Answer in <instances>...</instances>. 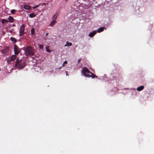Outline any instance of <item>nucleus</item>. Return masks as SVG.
<instances>
[{"label": "nucleus", "instance_id": "nucleus-1", "mask_svg": "<svg viewBox=\"0 0 154 154\" xmlns=\"http://www.w3.org/2000/svg\"><path fill=\"white\" fill-rule=\"evenodd\" d=\"M82 74L85 77L94 78H97L94 74L90 72L87 67H84L81 71Z\"/></svg>", "mask_w": 154, "mask_h": 154}, {"label": "nucleus", "instance_id": "nucleus-2", "mask_svg": "<svg viewBox=\"0 0 154 154\" xmlns=\"http://www.w3.org/2000/svg\"><path fill=\"white\" fill-rule=\"evenodd\" d=\"M26 64V62L21 59L19 60L17 59L15 66L16 67L21 69L23 68L25 66Z\"/></svg>", "mask_w": 154, "mask_h": 154}, {"label": "nucleus", "instance_id": "nucleus-3", "mask_svg": "<svg viewBox=\"0 0 154 154\" xmlns=\"http://www.w3.org/2000/svg\"><path fill=\"white\" fill-rule=\"evenodd\" d=\"M25 55L27 56H31L33 55V50L30 46L26 47L24 50Z\"/></svg>", "mask_w": 154, "mask_h": 154}, {"label": "nucleus", "instance_id": "nucleus-4", "mask_svg": "<svg viewBox=\"0 0 154 154\" xmlns=\"http://www.w3.org/2000/svg\"><path fill=\"white\" fill-rule=\"evenodd\" d=\"M25 28V26L24 24H22L21 26L20 27L19 34L20 36H21L23 34Z\"/></svg>", "mask_w": 154, "mask_h": 154}, {"label": "nucleus", "instance_id": "nucleus-5", "mask_svg": "<svg viewBox=\"0 0 154 154\" xmlns=\"http://www.w3.org/2000/svg\"><path fill=\"white\" fill-rule=\"evenodd\" d=\"M16 55H17L15 54L12 55L11 57L8 59L7 60L8 63H9L11 61H13L15 60L17 57Z\"/></svg>", "mask_w": 154, "mask_h": 154}, {"label": "nucleus", "instance_id": "nucleus-6", "mask_svg": "<svg viewBox=\"0 0 154 154\" xmlns=\"http://www.w3.org/2000/svg\"><path fill=\"white\" fill-rule=\"evenodd\" d=\"M14 54L16 55H17L20 53V52L18 47L16 45H15L14 46Z\"/></svg>", "mask_w": 154, "mask_h": 154}, {"label": "nucleus", "instance_id": "nucleus-7", "mask_svg": "<svg viewBox=\"0 0 154 154\" xmlns=\"http://www.w3.org/2000/svg\"><path fill=\"white\" fill-rule=\"evenodd\" d=\"M9 51L8 48L7 47H5L3 49L1 50L2 53L3 54H7Z\"/></svg>", "mask_w": 154, "mask_h": 154}, {"label": "nucleus", "instance_id": "nucleus-8", "mask_svg": "<svg viewBox=\"0 0 154 154\" xmlns=\"http://www.w3.org/2000/svg\"><path fill=\"white\" fill-rule=\"evenodd\" d=\"M56 22L57 21L55 20H53L50 23L49 26L51 27H53Z\"/></svg>", "mask_w": 154, "mask_h": 154}, {"label": "nucleus", "instance_id": "nucleus-9", "mask_svg": "<svg viewBox=\"0 0 154 154\" xmlns=\"http://www.w3.org/2000/svg\"><path fill=\"white\" fill-rule=\"evenodd\" d=\"M144 88V86L142 85L137 88V90L138 91H140L143 90Z\"/></svg>", "mask_w": 154, "mask_h": 154}, {"label": "nucleus", "instance_id": "nucleus-10", "mask_svg": "<svg viewBox=\"0 0 154 154\" xmlns=\"http://www.w3.org/2000/svg\"><path fill=\"white\" fill-rule=\"evenodd\" d=\"M23 8L25 9L29 10L31 8V7L29 5H25L23 6Z\"/></svg>", "mask_w": 154, "mask_h": 154}, {"label": "nucleus", "instance_id": "nucleus-11", "mask_svg": "<svg viewBox=\"0 0 154 154\" xmlns=\"http://www.w3.org/2000/svg\"><path fill=\"white\" fill-rule=\"evenodd\" d=\"M8 20L9 22L13 23L14 21V18L11 16H10L8 18Z\"/></svg>", "mask_w": 154, "mask_h": 154}, {"label": "nucleus", "instance_id": "nucleus-12", "mask_svg": "<svg viewBox=\"0 0 154 154\" xmlns=\"http://www.w3.org/2000/svg\"><path fill=\"white\" fill-rule=\"evenodd\" d=\"M72 44L71 42H66V44L64 45L65 47H69L72 45Z\"/></svg>", "mask_w": 154, "mask_h": 154}, {"label": "nucleus", "instance_id": "nucleus-13", "mask_svg": "<svg viewBox=\"0 0 154 154\" xmlns=\"http://www.w3.org/2000/svg\"><path fill=\"white\" fill-rule=\"evenodd\" d=\"M11 40L14 43H15L17 42L16 39L13 37H11L10 38Z\"/></svg>", "mask_w": 154, "mask_h": 154}, {"label": "nucleus", "instance_id": "nucleus-14", "mask_svg": "<svg viewBox=\"0 0 154 154\" xmlns=\"http://www.w3.org/2000/svg\"><path fill=\"white\" fill-rule=\"evenodd\" d=\"M8 22V20H5V19H3L2 20L1 23H7Z\"/></svg>", "mask_w": 154, "mask_h": 154}, {"label": "nucleus", "instance_id": "nucleus-15", "mask_svg": "<svg viewBox=\"0 0 154 154\" xmlns=\"http://www.w3.org/2000/svg\"><path fill=\"white\" fill-rule=\"evenodd\" d=\"M103 29L104 28L100 27L98 29V30H97V31L99 32H100L103 31Z\"/></svg>", "mask_w": 154, "mask_h": 154}, {"label": "nucleus", "instance_id": "nucleus-16", "mask_svg": "<svg viewBox=\"0 0 154 154\" xmlns=\"http://www.w3.org/2000/svg\"><path fill=\"white\" fill-rule=\"evenodd\" d=\"M30 18H33L36 16V15L34 13H31L29 15Z\"/></svg>", "mask_w": 154, "mask_h": 154}, {"label": "nucleus", "instance_id": "nucleus-17", "mask_svg": "<svg viewBox=\"0 0 154 154\" xmlns=\"http://www.w3.org/2000/svg\"><path fill=\"white\" fill-rule=\"evenodd\" d=\"M57 17V14H54L52 17V19L53 20H55Z\"/></svg>", "mask_w": 154, "mask_h": 154}, {"label": "nucleus", "instance_id": "nucleus-18", "mask_svg": "<svg viewBox=\"0 0 154 154\" xmlns=\"http://www.w3.org/2000/svg\"><path fill=\"white\" fill-rule=\"evenodd\" d=\"M45 49H46V50L48 52L50 53L51 52V51L48 48V46L46 47L45 48Z\"/></svg>", "mask_w": 154, "mask_h": 154}, {"label": "nucleus", "instance_id": "nucleus-19", "mask_svg": "<svg viewBox=\"0 0 154 154\" xmlns=\"http://www.w3.org/2000/svg\"><path fill=\"white\" fill-rule=\"evenodd\" d=\"M35 29L33 28H32L31 30V33L33 35L34 33Z\"/></svg>", "mask_w": 154, "mask_h": 154}, {"label": "nucleus", "instance_id": "nucleus-20", "mask_svg": "<svg viewBox=\"0 0 154 154\" xmlns=\"http://www.w3.org/2000/svg\"><path fill=\"white\" fill-rule=\"evenodd\" d=\"M41 68L39 67H37L36 66L35 68V69L36 71H38V70L40 69Z\"/></svg>", "mask_w": 154, "mask_h": 154}, {"label": "nucleus", "instance_id": "nucleus-21", "mask_svg": "<svg viewBox=\"0 0 154 154\" xmlns=\"http://www.w3.org/2000/svg\"><path fill=\"white\" fill-rule=\"evenodd\" d=\"M94 35V34L92 33V32L90 33L89 35V36L91 37H93Z\"/></svg>", "mask_w": 154, "mask_h": 154}, {"label": "nucleus", "instance_id": "nucleus-22", "mask_svg": "<svg viewBox=\"0 0 154 154\" xmlns=\"http://www.w3.org/2000/svg\"><path fill=\"white\" fill-rule=\"evenodd\" d=\"M15 10H14V9H12V10H11V13H12V14H15Z\"/></svg>", "mask_w": 154, "mask_h": 154}, {"label": "nucleus", "instance_id": "nucleus-23", "mask_svg": "<svg viewBox=\"0 0 154 154\" xmlns=\"http://www.w3.org/2000/svg\"><path fill=\"white\" fill-rule=\"evenodd\" d=\"M38 46L40 49H42L43 48V46L42 45L39 44Z\"/></svg>", "mask_w": 154, "mask_h": 154}, {"label": "nucleus", "instance_id": "nucleus-24", "mask_svg": "<svg viewBox=\"0 0 154 154\" xmlns=\"http://www.w3.org/2000/svg\"><path fill=\"white\" fill-rule=\"evenodd\" d=\"M97 31H96V30H94L93 32H92V33L94 34V35H95L97 33Z\"/></svg>", "mask_w": 154, "mask_h": 154}, {"label": "nucleus", "instance_id": "nucleus-25", "mask_svg": "<svg viewBox=\"0 0 154 154\" xmlns=\"http://www.w3.org/2000/svg\"><path fill=\"white\" fill-rule=\"evenodd\" d=\"M39 6V5H36L35 6L33 7H32V8L33 9H35V8H37Z\"/></svg>", "mask_w": 154, "mask_h": 154}, {"label": "nucleus", "instance_id": "nucleus-26", "mask_svg": "<svg viewBox=\"0 0 154 154\" xmlns=\"http://www.w3.org/2000/svg\"><path fill=\"white\" fill-rule=\"evenodd\" d=\"M67 63V61H64V62H63V65H62V66H64V64H65Z\"/></svg>", "mask_w": 154, "mask_h": 154}, {"label": "nucleus", "instance_id": "nucleus-27", "mask_svg": "<svg viewBox=\"0 0 154 154\" xmlns=\"http://www.w3.org/2000/svg\"><path fill=\"white\" fill-rule=\"evenodd\" d=\"M81 59H79V60H78V63H79L80 62V60H81Z\"/></svg>", "mask_w": 154, "mask_h": 154}, {"label": "nucleus", "instance_id": "nucleus-28", "mask_svg": "<svg viewBox=\"0 0 154 154\" xmlns=\"http://www.w3.org/2000/svg\"><path fill=\"white\" fill-rule=\"evenodd\" d=\"M66 75L67 76L68 75V74H67V71H66Z\"/></svg>", "mask_w": 154, "mask_h": 154}, {"label": "nucleus", "instance_id": "nucleus-29", "mask_svg": "<svg viewBox=\"0 0 154 154\" xmlns=\"http://www.w3.org/2000/svg\"><path fill=\"white\" fill-rule=\"evenodd\" d=\"M48 34V33H46V36H47Z\"/></svg>", "mask_w": 154, "mask_h": 154}, {"label": "nucleus", "instance_id": "nucleus-30", "mask_svg": "<svg viewBox=\"0 0 154 154\" xmlns=\"http://www.w3.org/2000/svg\"><path fill=\"white\" fill-rule=\"evenodd\" d=\"M13 26H15V25H14V24H13Z\"/></svg>", "mask_w": 154, "mask_h": 154}, {"label": "nucleus", "instance_id": "nucleus-31", "mask_svg": "<svg viewBox=\"0 0 154 154\" xmlns=\"http://www.w3.org/2000/svg\"><path fill=\"white\" fill-rule=\"evenodd\" d=\"M43 5H45V3H43Z\"/></svg>", "mask_w": 154, "mask_h": 154}, {"label": "nucleus", "instance_id": "nucleus-32", "mask_svg": "<svg viewBox=\"0 0 154 154\" xmlns=\"http://www.w3.org/2000/svg\"><path fill=\"white\" fill-rule=\"evenodd\" d=\"M1 71V69L0 68V71Z\"/></svg>", "mask_w": 154, "mask_h": 154}]
</instances>
